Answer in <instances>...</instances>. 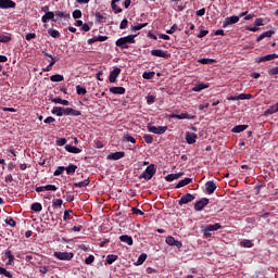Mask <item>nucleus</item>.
<instances>
[{
  "instance_id": "nucleus-40",
  "label": "nucleus",
  "mask_w": 278,
  "mask_h": 278,
  "mask_svg": "<svg viewBox=\"0 0 278 278\" xmlns=\"http://www.w3.org/2000/svg\"><path fill=\"white\" fill-rule=\"evenodd\" d=\"M144 262H147V254L142 253L138 257V260L136 262V266H142V264H144Z\"/></svg>"
},
{
  "instance_id": "nucleus-26",
  "label": "nucleus",
  "mask_w": 278,
  "mask_h": 278,
  "mask_svg": "<svg viewBox=\"0 0 278 278\" xmlns=\"http://www.w3.org/2000/svg\"><path fill=\"white\" fill-rule=\"evenodd\" d=\"M115 45H116V47H118L119 49H128V48H129V46L127 45L126 40H125L123 37L118 38V39L115 41Z\"/></svg>"
},
{
  "instance_id": "nucleus-53",
  "label": "nucleus",
  "mask_w": 278,
  "mask_h": 278,
  "mask_svg": "<svg viewBox=\"0 0 278 278\" xmlns=\"http://www.w3.org/2000/svg\"><path fill=\"white\" fill-rule=\"evenodd\" d=\"M48 34L52 38H60V33L58 30H55V29H48Z\"/></svg>"
},
{
  "instance_id": "nucleus-48",
  "label": "nucleus",
  "mask_w": 278,
  "mask_h": 278,
  "mask_svg": "<svg viewBox=\"0 0 278 278\" xmlns=\"http://www.w3.org/2000/svg\"><path fill=\"white\" fill-rule=\"evenodd\" d=\"M201 231L204 233L205 238H212V231L207 230L206 226H202Z\"/></svg>"
},
{
  "instance_id": "nucleus-15",
  "label": "nucleus",
  "mask_w": 278,
  "mask_h": 278,
  "mask_svg": "<svg viewBox=\"0 0 278 278\" xmlns=\"http://www.w3.org/2000/svg\"><path fill=\"white\" fill-rule=\"evenodd\" d=\"M41 21L43 23H49V21H53V23H58V20H55V13L50 11L48 13H46L45 15H42Z\"/></svg>"
},
{
  "instance_id": "nucleus-27",
  "label": "nucleus",
  "mask_w": 278,
  "mask_h": 278,
  "mask_svg": "<svg viewBox=\"0 0 278 278\" xmlns=\"http://www.w3.org/2000/svg\"><path fill=\"white\" fill-rule=\"evenodd\" d=\"M245 129H249V125H237L231 129V131L232 134H242Z\"/></svg>"
},
{
  "instance_id": "nucleus-38",
  "label": "nucleus",
  "mask_w": 278,
  "mask_h": 278,
  "mask_svg": "<svg viewBox=\"0 0 278 278\" xmlns=\"http://www.w3.org/2000/svg\"><path fill=\"white\" fill-rule=\"evenodd\" d=\"M116 260H118V255H116V254H109L106 256V264L112 265L114 262H116Z\"/></svg>"
},
{
  "instance_id": "nucleus-21",
  "label": "nucleus",
  "mask_w": 278,
  "mask_h": 278,
  "mask_svg": "<svg viewBox=\"0 0 278 278\" xmlns=\"http://www.w3.org/2000/svg\"><path fill=\"white\" fill-rule=\"evenodd\" d=\"M121 242H124L125 244H128V247H134V239L131 236L128 235H122L119 237Z\"/></svg>"
},
{
  "instance_id": "nucleus-4",
  "label": "nucleus",
  "mask_w": 278,
  "mask_h": 278,
  "mask_svg": "<svg viewBox=\"0 0 278 278\" xmlns=\"http://www.w3.org/2000/svg\"><path fill=\"white\" fill-rule=\"evenodd\" d=\"M169 118H178V121H186V119L194 121V118H197V116L195 115H190L188 113H181V114L173 113V114L169 115Z\"/></svg>"
},
{
  "instance_id": "nucleus-43",
  "label": "nucleus",
  "mask_w": 278,
  "mask_h": 278,
  "mask_svg": "<svg viewBox=\"0 0 278 278\" xmlns=\"http://www.w3.org/2000/svg\"><path fill=\"white\" fill-rule=\"evenodd\" d=\"M51 81H64V76L60 74L52 75L50 77Z\"/></svg>"
},
{
  "instance_id": "nucleus-22",
  "label": "nucleus",
  "mask_w": 278,
  "mask_h": 278,
  "mask_svg": "<svg viewBox=\"0 0 278 278\" xmlns=\"http://www.w3.org/2000/svg\"><path fill=\"white\" fill-rule=\"evenodd\" d=\"M278 112V102L275 105L269 106L264 112V116H270L271 114H277Z\"/></svg>"
},
{
  "instance_id": "nucleus-49",
  "label": "nucleus",
  "mask_w": 278,
  "mask_h": 278,
  "mask_svg": "<svg viewBox=\"0 0 278 278\" xmlns=\"http://www.w3.org/2000/svg\"><path fill=\"white\" fill-rule=\"evenodd\" d=\"M64 170H66V167L64 166H60L54 170V177H60V175H62V173H64Z\"/></svg>"
},
{
  "instance_id": "nucleus-42",
  "label": "nucleus",
  "mask_w": 278,
  "mask_h": 278,
  "mask_svg": "<svg viewBox=\"0 0 278 278\" xmlns=\"http://www.w3.org/2000/svg\"><path fill=\"white\" fill-rule=\"evenodd\" d=\"M147 25H149V24L143 23V24H138V25H131L130 29H132V31H140V29H143V27H147Z\"/></svg>"
},
{
  "instance_id": "nucleus-61",
  "label": "nucleus",
  "mask_w": 278,
  "mask_h": 278,
  "mask_svg": "<svg viewBox=\"0 0 278 278\" xmlns=\"http://www.w3.org/2000/svg\"><path fill=\"white\" fill-rule=\"evenodd\" d=\"M147 103L148 105H153V103H155V98L154 96H147Z\"/></svg>"
},
{
  "instance_id": "nucleus-58",
  "label": "nucleus",
  "mask_w": 278,
  "mask_h": 278,
  "mask_svg": "<svg viewBox=\"0 0 278 278\" xmlns=\"http://www.w3.org/2000/svg\"><path fill=\"white\" fill-rule=\"evenodd\" d=\"M94 262V255H89L86 260H85V264H87V266H90V264H92Z\"/></svg>"
},
{
  "instance_id": "nucleus-12",
  "label": "nucleus",
  "mask_w": 278,
  "mask_h": 278,
  "mask_svg": "<svg viewBox=\"0 0 278 278\" xmlns=\"http://www.w3.org/2000/svg\"><path fill=\"white\" fill-rule=\"evenodd\" d=\"M199 136L194 132L187 131L185 135V140L189 144H194L198 140Z\"/></svg>"
},
{
  "instance_id": "nucleus-55",
  "label": "nucleus",
  "mask_w": 278,
  "mask_h": 278,
  "mask_svg": "<svg viewBox=\"0 0 278 278\" xmlns=\"http://www.w3.org/2000/svg\"><path fill=\"white\" fill-rule=\"evenodd\" d=\"M54 16H58L59 18H66V16H68V14H66V12L55 11Z\"/></svg>"
},
{
  "instance_id": "nucleus-5",
  "label": "nucleus",
  "mask_w": 278,
  "mask_h": 278,
  "mask_svg": "<svg viewBox=\"0 0 278 278\" xmlns=\"http://www.w3.org/2000/svg\"><path fill=\"white\" fill-rule=\"evenodd\" d=\"M206 205H210V199L207 198H202L200 201L194 203V210L195 212H202Z\"/></svg>"
},
{
  "instance_id": "nucleus-8",
  "label": "nucleus",
  "mask_w": 278,
  "mask_h": 278,
  "mask_svg": "<svg viewBox=\"0 0 278 278\" xmlns=\"http://www.w3.org/2000/svg\"><path fill=\"white\" fill-rule=\"evenodd\" d=\"M166 244H168V247H176L177 249H181V247H184V243H181V241L176 240L175 237H166L165 239Z\"/></svg>"
},
{
  "instance_id": "nucleus-25",
  "label": "nucleus",
  "mask_w": 278,
  "mask_h": 278,
  "mask_svg": "<svg viewBox=\"0 0 278 278\" xmlns=\"http://www.w3.org/2000/svg\"><path fill=\"white\" fill-rule=\"evenodd\" d=\"M41 53L46 58H50V60H51V61H49L50 66H55V63L58 62V60H60V59L53 56L52 54H49V52H47V51H42Z\"/></svg>"
},
{
  "instance_id": "nucleus-50",
  "label": "nucleus",
  "mask_w": 278,
  "mask_h": 278,
  "mask_svg": "<svg viewBox=\"0 0 278 278\" xmlns=\"http://www.w3.org/2000/svg\"><path fill=\"white\" fill-rule=\"evenodd\" d=\"M0 275H3L4 277L12 278V273L8 271V269L0 266Z\"/></svg>"
},
{
  "instance_id": "nucleus-23",
  "label": "nucleus",
  "mask_w": 278,
  "mask_h": 278,
  "mask_svg": "<svg viewBox=\"0 0 278 278\" xmlns=\"http://www.w3.org/2000/svg\"><path fill=\"white\" fill-rule=\"evenodd\" d=\"M109 91L112 94H125L126 90L124 87H111Z\"/></svg>"
},
{
  "instance_id": "nucleus-19",
  "label": "nucleus",
  "mask_w": 278,
  "mask_h": 278,
  "mask_svg": "<svg viewBox=\"0 0 278 278\" xmlns=\"http://www.w3.org/2000/svg\"><path fill=\"white\" fill-rule=\"evenodd\" d=\"M125 157V152H113L108 155L106 160H123Z\"/></svg>"
},
{
  "instance_id": "nucleus-45",
  "label": "nucleus",
  "mask_w": 278,
  "mask_h": 278,
  "mask_svg": "<svg viewBox=\"0 0 278 278\" xmlns=\"http://www.w3.org/2000/svg\"><path fill=\"white\" fill-rule=\"evenodd\" d=\"M199 64H215L216 60L214 59H200Z\"/></svg>"
},
{
  "instance_id": "nucleus-37",
  "label": "nucleus",
  "mask_w": 278,
  "mask_h": 278,
  "mask_svg": "<svg viewBox=\"0 0 278 278\" xmlns=\"http://www.w3.org/2000/svg\"><path fill=\"white\" fill-rule=\"evenodd\" d=\"M67 175H75V170H77V165L70 164L67 167H65Z\"/></svg>"
},
{
  "instance_id": "nucleus-57",
  "label": "nucleus",
  "mask_w": 278,
  "mask_h": 278,
  "mask_svg": "<svg viewBox=\"0 0 278 278\" xmlns=\"http://www.w3.org/2000/svg\"><path fill=\"white\" fill-rule=\"evenodd\" d=\"M64 144H66V138H58L56 139L58 147H64Z\"/></svg>"
},
{
  "instance_id": "nucleus-32",
  "label": "nucleus",
  "mask_w": 278,
  "mask_h": 278,
  "mask_svg": "<svg viewBox=\"0 0 278 278\" xmlns=\"http://www.w3.org/2000/svg\"><path fill=\"white\" fill-rule=\"evenodd\" d=\"M206 88H210V85L201 83V84L195 85L192 88V91L193 92H201V90H205Z\"/></svg>"
},
{
  "instance_id": "nucleus-56",
  "label": "nucleus",
  "mask_w": 278,
  "mask_h": 278,
  "mask_svg": "<svg viewBox=\"0 0 278 278\" xmlns=\"http://www.w3.org/2000/svg\"><path fill=\"white\" fill-rule=\"evenodd\" d=\"M12 40V37L0 35V42H10Z\"/></svg>"
},
{
  "instance_id": "nucleus-54",
  "label": "nucleus",
  "mask_w": 278,
  "mask_h": 278,
  "mask_svg": "<svg viewBox=\"0 0 278 278\" xmlns=\"http://www.w3.org/2000/svg\"><path fill=\"white\" fill-rule=\"evenodd\" d=\"M71 214H73V210H66L63 215V220H71Z\"/></svg>"
},
{
  "instance_id": "nucleus-34",
  "label": "nucleus",
  "mask_w": 278,
  "mask_h": 278,
  "mask_svg": "<svg viewBox=\"0 0 278 278\" xmlns=\"http://www.w3.org/2000/svg\"><path fill=\"white\" fill-rule=\"evenodd\" d=\"M189 184H192V178H185L176 185V189L184 188L185 186H188Z\"/></svg>"
},
{
  "instance_id": "nucleus-7",
  "label": "nucleus",
  "mask_w": 278,
  "mask_h": 278,
  "mask_svg": "<svg viewBox=\"0 0 278 278\" xmlns=\"http://www.w3.org/2000/svg\"><path fill=\"white\" fill-rule=\"evenodd\" d=\"M197 197H194L192 193H187L180 198L178 201V205H186L188 203H192Z\"/></svg>"
},
{
  "instance_id": "nucleus-63",
  "label": "nucleus",
  "mask_w": 278,
  "mask_h": 278,
  "mask_svg": "<svg viewBox=\"0 0 278 278\" xmlns=\"http://www.w3.org/2000/svg\"><path fill=\"white\" fill-rule=\"evenodd\" d=\"M268 75H270V76L278 75V66L273 67L271 70H269Z\"/></svg>"
},
{
  "instance_id": "nucleus-3",
  "label": "nucleus",
  "mask_w": 278,
  "mask_h": 278,
  "mask_svg": "<svg viewBox=\"0 0 278 278\" xmlns=\"http://www.w3.org/2000/svg\"><path fill=\"white\" fill-rule=\"evenodd\" d=\"M148 131H150V134H157L159 136H162V134H166V131H168V126H151L150 124H148Z\"/></svg>"
},
{
  "instance_id": "nucleus-31",
  "label": "nucleus",
  "mask_w": 278,
  "mask_h": 278,
  "mask_svg": "<svg viewBox=\"0 0 278 278\" xmlns=\"http://www.w3.org/2000/svg\"><path fill=\"white\" fill-rule=\"evenodd\" d=\"M204 226H206V231H218V229H223V226L218 223H216L214 225L210 224V225H204Z\"/></svg>"
},
{
  "instance_id": "nucleus-36",
  "label": "nucleus",
  "mask_w": 278,
  "mask_h": 278,
  "mask_svg": "<svg viewBox=\"0 0 278 278\" xmlns=\"http://www.w3.org/2000/svg\"><path fill=\"white\" fill-rule=\"evenodd\" d=\"M122 142H131L132 144H136V138L131 137L129 134H126L123 136Z\"/></svg>"
},
{
  "instance_id": "nucleus-6",
  "label": "nucleus",
  "mask_w": 278,
  "mask_h": 278,
  "mask_svg": "<svg viewBox=\"0 0 278 278\" xmlns=\"http://www.w3.org/2000/svg\"><path fill=\"white\" fill-rule=\"evenodd\" d=\"M240 21L238 15H232L230 17H226L223 22V28L229 27V25H236Z\"/></svg>"
},
{
  "instance_id": "nucleus-9",
  "label": "nucleus",
  "mask_w": 278,
  "mask_h": 278,
  "mask_svg": "<svg viewBox=\"0 0 278 278\" xmlns=\"http://www.w3.org/2000/svg\"><path fill=\"white\" fill-rule=\"evenodd\" d=\"M16 8V2L12 0H0V10H10Z\"/></svg>"
},
{
  "instance_id": "nucleus-33",
  "label": "nucleus",
  "mask_w": 278,
  "mask_h": 278,
  "mask_svg": "<svg viewBox=\"0 0 278 278\" xmlns=\"http://www.w3.org/2000/svg\"><path fill=\"white\" fill-rule=\"evenodd\" d=\"M136 36H138V35H128V36H126V37H122L124 40H125V42H126V45H136Z\"/></svg>"
},
{
  "instance_id": "nucleus-10",
  "label": "nucleus",
  "mask_w": 278,
  "mask_h": 278,
  "mask_svg": "<svg viewBox=\"0 0 278 278\" xmlns=\"http://www.w3.org/2000/svg\"><path fill=\"white\" fill-rule=\"evenodd\" d=\"M63 116H81V111L73 108H63Z\"/></svg>"
},
{
  "instance_id": "nucleus-1",
  "label": "nucleus",
  "mask_w": 278,
  "mask_h": 278,
  "mask_svg": "<svg viewBox=\"0 0 278 278\" xmlns=\"http://www.w3.org/2000/svg\"><path fill=\"white\" fill-rule=\"evenodd\" d=\"M157 173V168H155V164H150L146 170L139 176V179H144L146 181H151L153 176Z\"/></svg>"
},
{
  "instance_id": "nucleus-17",
  "label": "nucleus",
  "mask_w": 278,
  "mask_h": 278,
  "mask_svg": "<svg viewBox=\"0 0 278 278\" xmlns=\"http://www.w3.org/2000/svg\"><path fill=\"white\" fill-rule=\"evenodd\" d=\"M49 101L52 103H60L61 105H71L68 100H62V98H54L53 94L49 96Z\"/></svg>"
},
{
  "instance_id": "nucleus-14",
  "label": "nucleus",
  "mask_w": 278,
  "mask_h": 278,
  "mask_svg": "<svg viewBox=\"0 0 278 278\" xmlns=\"http://www.w3.org/2000/svg\"><path fill=\"white\" fill-rule=\"evenodd\" d=\"M216 182L210 180L205 182V190L207 194H214V192L216 191Z\"/></svg>"
},
{
  "instance_id": "nucleus-13",
  "label": "nucleus",
  "mask_w": 278,
  "mask_h": 278,
  "mask_svg": "<svg viewBox=\"0 0 278 278\" xmlns=\"http://www.w3.org/2000/svg\"><path fill=\"white\" fill-rule=\"evenodd\" d=\"M151 55H154L155 58H164L165 60H168V58H170V54L160 49L151 50Z\"/></svg>"
},
{
  "instance_id": "nucleus-47",
  "label": "nucleus",
  "mask_w": 278,
  "mask_h": 278,
  "mask_svg": "<svg viewBox=\"0 0 278 278\" xmlns=\"http://www.w3.org/2000/svg\"><path fill=\"white\" fill-rule=\"evenodd\" d=\"M76 92H77V94H87L88 90H86L85 87H81V85H77Z\"/></svg>"
},
{
  "instance_id": "nucleus-30",
  "label": "nucleus",
  "mask_w": 278,
  "mask_h": 278,
  "mask_svg": "<svg viewBox=\"0 0 278 278\" xmlns=\"http://www.w3.org/2000/svg\"><path fill=\"white\" fill-rule=\"evenodd\" d=\"M51 114H55V116H64V108L53 106V109L51 110Z\"/></svg>"
},
{
  "instance_id": "nucleus-2",
  "label": "nucleus",
  "mask_w": 278,
  "mask_h": 278,
  "mask_svg": "<svg viewBox=\"0 0 278 278\" xmlns=\"http://www.w3.org/2000/svg\"><path fill=\"white\" fill-rule=\"evenodd\" d=\"M54 257L62 262H71L75 257V254L73 252H54Z\"/></svg>"
},
{
  "instance_id": "nucleus-59",
  "label": "nucleus",
  "mask_w": 278,
  "mask_h": 278,
  "mask_svg": "<svg viewBox=\"0 0 278 278\" xmlns=\"http://www.w3.org/2000/svg\"><path fill=\"white\" fill-rule=\"evenodd\" d=\"M129 24V21L127 18H124L119 24V29H127V25Z\"/></svg>"
},
{
  "instance_id": "nucleus-20",
  "label": "nucleus",
  "mask_w": 278,
  "mask_h": 278,
  "mask_svg": "<svg viewBox=\"0 0 278 278\" xmlns=\"http://www.w3.org/2000/svg\"><path fill=\"white\" fill-rule=\"evenodd\" d=\"M278 54H267L265 56H261L258 59H256V62H270L271 60H277Z\"/></svg>"
},
{
  "instance_id": "nucleus-52",
  "label": "nucleus",
  "mask_w": 278,
  "mask_h": 278,
  "mask_svg": "<svg viewBox=\"0 0 278 278\" xmlns=\"http://www.w3.org/2000/svg\"><path fill=\"white\" fill-rule=\"evenodd\" d=\"M239 99H240L241 101L249 100V99H253V94H251V93H240V94H239Z\"/></svg>"
},
{
  "instance_id": "nucleus-44",
  "label": "nucleus",
  "mask_w": 278,
  "mask_h": 278,
  "mask_svg": "<svg viewBox=\"0 0 278 278\" xmlns=\"http://www.w3.org/2000/svg\"><path fill=\"white\" fill-rule=\"evenodd\" d=\"M111 7H112V10L114 11L115 14H121V12H123V9H121L116 2H111Z\"/></svg>"
},
{
  "instance_id": "nucleus-46",
  "label": "nucleus",
  "mask_w": 278,
  "mask_h": 278,
  "mask_svg": "<svg viewBox=\"0 0 278 278\" xmlns=\"http://www.w3.org/2000/svg\"><path fill=\"white\" fill-rule=\"evenodd\" d=\"M142 77L143 79H153V77H155V72H143Z\"/></svg>"
},
{
  "instance_id": "nucleus-62",
  "label": "nucleus",
  "mask_w": 278,
  "mask_h": 278,
  "mask_svg": "<svg viewBox=\"0 0 278 278\" xmlns=\"http://www.w3.org/2000/svg\"><path fill=\"white\" fill-rule=\"evenodd\" d=\"M73 18H81V10L76 9V10L73 12Z\"/></svg>"
},
{
  "instance_id": "nucleus-41",
  "label": "nucleus",
  "mask_w": 278,
  "mask_h": 278,
  "mask_svg": "<svg viewBox=\"0 0 278 278\" xmlns=\"http://www.w3.org/2000/svg\"><path fill=\"white\" fill-rule=\"evenodd\" d=\"M4 255H5L7 260H9L8 264H12L14 262V255L12 254L11 250H5Z\"/></svg>"
},
{
  "instance_id": "nucleus-29",
  "label": "nucleus",
  "mask_w": 278,
  "mask_h": 278,
  "mask_svg": "<svg viewBox=\"0 0 278 278\" xmlns=\"http://www.w3.org/2000/svg\"><path fill=\"white\" fill-rule=\"evenodd\" d=\"M88 186H90V178H87L79 182H74V188H86Z\"/></svg>"
},
{
  "instance_id": "nucleus-28",
  "label": "nucleus",
  "mask_w": 278,
  "mask_h": 278,
  "mask_svg": "<svg viewBox=\"0 0 278 278\" xmlns=\"http://www.w3.org/2000/svg\"><path fill=\"white\" fill-rule=\"evenodd\" d=\"M65 151H67L68 153H76V154L81 153V149L71 144H65Z\"/></svg>"
},
{
  "instance_id": "nucleus-64",
  "label": "nucleus",
  "mask_w": 278,
  "mask_h": 278,
  "mask_svg": "<svg viewBox=\"0 0 278 278\" xmlns=\"http://www.w3.org/2000/svg\"><path fill=\"white\" fill-rule=\"evenodd\" d=\"M26 40H34V38H36V33H28L25 36Z\"/></svg>"
},
{
  "instance_id": "nucleus-51",
  "label": "nucleus",
  "mask_w": 278,
  "mask_h": 278,
  "mask_svg": "<svg viewBox=\"0 0 278 278\" xmlns=\"http://www.w3.org/2000/svg\"><path fill=\"white\" fill-rule=\"evenodd\" d=\"M143 140L147 142V144H152L153 143V136L146 134L143 135Z\"/></svg>"
},
{
  "instance_id": "nucleus-35",
  "label": "nucleus",
  "mask_w": 278,
  "mask_h": 278,
  "mask_svg": "<svg viewBox=\"0 0 278 278\" xmlns=\"http://www.w3.org/2000/svg\"><path fill=\"white\" fill-rule=\"evenodd\" d=\"M240 247H243L244 249H253V241L249 239H242L240 241Z\"/></svg>"
},
{
  "instance_id": "nucleus-18",
  "label": "nucleus",
  "mask_w": 278,
  "mask_h": 278,
  "mask_svg": "<svg viewBox=\"0 0 278 278\" xmlns=\"http://www.w3.org/2000/svg\"><path fill=\"white\" fill-rule=\"evenodd\" d=\"M275 34V30H267L265 33H262L257 38H256V42H262V40H264V38H273Z\"/></svg>"
},
{
  "instance_id": "nucleus-60",
  "label": "nucleus",
  "mask_w": 278,
  "mask_h": 278,
  "mask_svg": "<svg viewBox=\"0 0 278 278\" xmlns=\"http://www.w3.org/2000/svg\"><path fill=\"white\" fill-rule=\"evenodd\" d=\"M5 225H10V227H16V220L13 218H9L4 220Z\"/></svg>"
},
{
  "instance_id": "nucleus-11",
  "label": "nucleus",
  "mask_w": 278,
  "mask_h": 278,
  "mask_svg": "<svg viewBox=\"0 0 278 278\" xmlns=\"http://www.w3.org/2000/svg\"><path fill=\"white\" fill-rule=\"evenodd\" d=\"M121 67H115L113 71H111L109 76L110 84H116V79L118 78V75H121Z\"/></svg>"
},
{
  "instance_id": "nucleus-16",
  "label": "nucleus",
  "mask_w": 278,
  "mask_h": 278,
  "mask_svg": "<svg viewBox=\"0 0 278 278\" xmlns=\"http://www.w3.org/2000/svg\"><path fill=\"white\" fill-rule=\"evenodd\" d=\"M36 192H45V190L47 191H53L55 192V190H58V187L55 185H47V186H42V187H36Z\"/></svg>"
},
{
  "instance_id": "nucleus-39",
  "label": "nucleus",
  "mask_w": 278,
  "mask_h": 278,
  "mask_svg": "<svg viewBox=\"0 0 278 278\" xmlns=\"http://www.w3.org/2000/svg\"><path fill=\"white\" fill-rule=\"evenodd\" d=\"M30 210L33 212H42V204H40L39 202H35L31 204Z\"/></svg>"
},
{
  "instance_id": "nucleus-24",
  "label": "nucleus",
  "mask_w": 278,
  "mask_h": 278,
  "mask_svg": "<svg viewBox=\"0 0 278 278\" xmlns=\"http://www.w3.org/2000/svg\"><path fill=\"white\" fill-rule=\"evenodd\" d=\"M108 17L105 13L96 12V23H106Z\"/></svg>"
}]
</instances>
